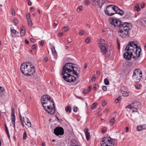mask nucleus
I'll use <instances>...</instances> for the list:
<instances>
[{"instance_id":"nucleus-1","label":"nucleus","mask_w":146,"mask_h":146,"mask_svg":"<svg viewBox=\"0 0 146 146\" xmlns=\"http://www.w3.org/2000/svg\"><path fill=\"white\" fill-rule=\"evenodd\" d=\"M73 64L68 63L63 66L61 75L63 79L67 82H71L75 81L76 79L75 75L78 78L79 76L77 72H80V68L78 66H74Z\"/></svg>"},{"instance_id":"nucleus-2","label":"nucleus","mask_w":146,"mask_h":146,"mask_svg":"<svg viewBox=\"0 0 146 146\" xmlns=\"http://www.w3.org/2000/svg\"><path fill=\"white\" fill-rule=\"evenodd\" d=\"M137 42L136 41H132L129 42L126 47L125 50H128L133 53L135 55H133V58L134 59L133 62L137 64V61L139 60V57L140 56L141 49L140 46H137Z\"/></svg>"},{"instance_id":"nucleus-3","label":"nucleus","mask_w":146,"mask_h":146,"mask_svg":"<svg viewBox=\"0 0 146 146\" xmlns=\"http://www.w3.org/2000/svg\"><path fill=\"white\" fill-rule=\"evenodd\" d=\"M21 72L26 76H31L36 71L34 66L30 62H27L22 64L20 66Z\"/></svg>"},{"instance_id":"nucleus-4","label":"nucleus","mask_w":146,"mask_h":146,"mask_svg":"<svg viewBox=\"0 0 146 146\" xmlns=\"http://www.w3.org/2000/svg\"><path fill=\"white\" fill-rule=\"evenodd\" d=\"M131 25L129 23L125 22L119 28L118 34L119 36L122 38L129 36V31L131 29Z\"/></svg>"},{"instance_id":"nucleus-5","label":"nucleus","mask_w":146,"mask_h":146,"mask_svg":"<svg viewBox=\"0 0 146 146\" xmlns=\"http://www.w3.org/2000/svg\"><path fill=\"white\" fill-rule=\"evenodd\" d=\"M132 78L135 82H139L142 77V72L139 69L134 70Z\"/></svg>"},{"instance_id":"nucleus-6","label":"nucleus","mask_w":146,"mask_h":146,"mask_svg":"<svg viewBox=\"0 0 146 146\" xmlns=\"http://www.w3.org/2000/svg\"><path fill=\"white\" fill-rule=\"evenodd\" d=\"M101 146H114V143L110 137H105L100 142Z\"/></svg>"},{"instance_id":"nucleus-7","label":"nucleus","mask_w":146,"mask_h":146,"mask_svg":"<svg viewBox=\"0 0 146 146\" xmlns=\"http://www.w3.org/2000/svg\"><path fill=\"white\" fill-rule=\"evenodd\" d=\"M116 6L113 5H108L105 11V14L108 16H112L115 14Z\"/></svg>"},{"instance_id":"nucleus-8","label":"nucleus","mask_w":146,"mask_h":146,"mask_svg":"<svg viewBox=\"0 0 146 146\" xmlns=\"http://www.w3.org/2000/svg\"><path fill=\"white\" fill-rule=\"evenodd\" d=\"M109 21L111 24L114 27H119V28L123 25L120 21L117 20L115 18H111L110 19Z\"/></svg>"},{"instance_id":"nucleus-9","label":"nucleus","mask_w":146,"mask_h":146,"mask_svg":"<svg viewBox=\"0 0 146 146\" xmlns=\"http://www.w3.org/2000/svg\"><path fill=\"white\" fill-rule=\"evenodd\" d=\"M54 133L57 136L62 135L64 134L63 128L61 127H57L54 129Z\"/></svg>"},{"instance_id":"nucleus-10","label":"nucleus","mask_w":146,"mask_h":146,"mask_svg":"<svg viewBox=\"0 0 146 146\" xmlns=\"http://www.w3.org/2000/svg\"><path fill=\"white\" fill-rule=\"evenodd\" d=\"M51 99H52L49 96L46 95H44L42 97L41 100V104L42 105L44 104H47L48 102L50 101Z\"/></svg>"},{"instance_id":"nucleus-11","label":"nucleus","mask_w":146,"mask_h":146,"mask_svg":"<svg viewBox=\"0 0 146 146\" xmlns=\"http://www.w3.org/2000/svg\"><path fill=\"white\" fill-rule=\"evenodd\" d=\"M126 51L123 54V56L127 60H131L132 57L133 56V53L128 50H126Z\"/></svg>"},{"instance_id":"nucleus-12","label":"nucleus","mask_w":146,"mask_h":146,"mask_svg":"<svg viewBox=\"0 0 146 146\" xmlns=\"http://www.w3.org/2000/svg\"><path fill=\"white\" fill-rule=\"evenodd\" d=\"M47 106L48 107L44 108L45 111L50 114H54L55 112V106L52 107H49L48 106Z\"/></svg>"},{"instance_id":"nucleus-13","label":"nucleus","mask_w":146,"mask_h":146,"mask_svg":"<svg viewBox=\"0 0 146 146\" xmlns=\"http://www.w3.org/2000/svg\"><path fill=\"white\" fill-rule=\"evenodd\" d=\"M99 46L101 48V51L103 55L106 54L108 50L106 49L105 44L104 43H100Z\"/></svg>"},{"instance_id":"nucleus-14","label":"nucleus","mask_w":146,"mask_h":146,"mask_svg":"<svg viewBox=\"0 0 146 146\" xmlns=\"http://www.w3.org/2000/svg\"><path fill=\"white\" fill-rule=\"evenodd\" d=\"M15 109L13 108L11 109V118L12 124L13 125L14 127H15Z\"/></svg>"},{"instance_id":"nucleus-15","label":"nucleus","mask_w":146,"mask_h":146,"mask_svg":"<svg viewBox=\"0 0 146 146\" xmlns=\"http://www.w3.org/2000/svg\"><path fill=\"white\" fill-rule=\"evenodd\" d=\"M23 121L28 127H30L31 126V122L28 118L25 117H23Z\"/></svg>"},{"instance_id":"nucleus-16","label":"nucleus","mask_w":146,"mask_h":146,"mask_svg":"<svg viewBox=\"0 0 146 146\" xmlns=\"http://www.w3.org/2000/svg\"><path fill=\"white\" fill-rule=\"evenodd\" d=\"M42 106L43 108H45L48 107L47 106H48L49 107H52L54 106V105L52 99H51L50 101L49 102H48L47 104H43V105H42Z\"/></svg>"},{"instance_id":"nucleus-17","label":"nucleus","mask_w":146,"mask_h":146,"mask_svg":"<svg viewBox=\"0 0 146 146\" xmlns=\"http://www.w3.org/2000/svg\"><path fill=\"white\" fill-rule=\"evenodd\" d=\"M115 9V14H118L121 15H122L123 14V11L119 9L118 7L116 6Z\"/></svg>"},{"instance_id":"nucleus-18","label":"nucleus","mask_w":146,"mask_h":146,"mask_svg":"<svg viewBox=\"0 0 146 146\" xmlns=\"http://www.w3.org/2000/svg\"><path fill=\"white\" fill-rule=\"evenodd\" d=\"M85 133L86 137L87 140H89L90 139V133L88 132V129L87 128H85L84 130Z\"/></svg>"},{"instance_id":"nucleus-19","label":"nucleus","mask_w":146,"mask_h":146,"mask_svg":"<svg viewBox=\"0 0 146 146\" xmlns=\"http://www.w3.org/2000/svg\"><path fill=\"white\" fill-rule=\"evenodd\" d=\"M138 131H140L146 129V126L144 125H138L137 127Z\"/></svg>"},{"instance_id":"nucleus-20","label":"nucleus","mask_w":146,"mask_h":146,"mask_svg":"<svg viewBox=\"0 0 146 146\" xmlns=\"http://www.w3.org/2000/svg\"><path fill=\"white\" fill-rule=\"evenodd\" d=\"M25 30L24 27L23 26L21 27L20 31V34L21 35V36H24L25 34Z\"/></svg>"},{"instance_id":"nucleus-21","label":"nucleus","mask_w":146,"mask_h":146,"mask_svg":"<svg viewBox=\"0 0 146 146\" xmlns=\"http://www.w3.org/2000/svg\"><path fill=\"white\" fill-rule=\"evenodd\" d=\"M11 34H13L15 35H16L19 34V32H17L16 30L13 29V27H11L10 28Z\"/></svg>"},{"instance_id":"nucleus-22","label":"nucleus","mask_w":146,"mask_h":146,"mask_svg":"<svg viewBox=\"0 0 146 146\" xmlns=\"http://www.w3.org/2000/svg\"><path fill=\"white\" fill-rule=\"evenodd\" d=\"M66 112L68 114L69 113L71 110V107L69 105H68L67 107L65 108Z\"/></svg>"},{"instance_id":"nucleus-23","label":"nucleus","mask_w":146,"mask_h":146,"mask_svg":"<svg viewBox=\"0 0 146 146\" xmlns=\"http://www.w3.org/2000/svg\"><path fill=\"white\" fill-rule=\"evenodd\" d=\"M134 10L137 12H139L140 11V8L139 7V5L138 3L135 5L134 7Z\"/></svg>"},{"instance_id":"nucleus-24","label":"nucleus","mask_w":146,"mask_h":146,"mask_svg":"<svg viewBox=\"0 0 146 146\" xmlns=\"http://www.w3.org/2000/svg\"><path fill=\"white\" fill-rule=\"evenodd\" d=\"M100 0H94L92 2L93 5L94 6H96V5H98L99 6Z\"/></svg>"},{"instance_id":"nucleus-25","label":"nucleus","mask_w":146,"mask_h":146,"mask_svg":"<svg viewBox=\"0 0 146 146\" xmlns=\"http://www.w3.org/2000/svg\"><path fill=\"white\" fill-rule=\"evenodd\" d=\"M5 90L3 88L0 86V97L2 96L4 94Z\"/></svg>"},{"instance_id":"nucleus-26","label":"nucleus","mask_w":146,"mask_h":146,"mask_svg":"<svg viewBox=\"0 0 146 146\" xmlns=\"http://www.w3.org/2000/svg\"><path fill=\"white\" fill-rule=\"evenodd\" d=\"M121 93L124 97H127L129 96L128 93L125 91H121Z\"/></svg>"},{"instance_id":"nucleus-27","label":"nucleus","mask_w":146,"mask_h":146,"mask_svg":"<svg viewBox=\"0 0 146 146\" xmlns=\"http://www.w3.org/2000/svg\"><path fill=\"white\" fill-rule=\"evenodd\" d=\"M115 122V118L113 117L109 121V123L110 125H112Z\"/></svg>"},{"instance_id":"nucleus-28","label":"nucleus","mask_w":146,"mask_h":146,"mask_svg":"<svg viewBox=\"0 0 146 146\" xmlns=\"http://www.w3.org/2000/svg\"><path fill=\"white\" fill-rule=\"evenodd\" d=\"M104 84L105 85H108L109 84V82L107 78H105L104 80Z\"/></svg>"},{"instance_id":"nucleus-29","label":"nucleus","mask_w":146,"mask_h":146,"mask_svg":"<svg viewBox=\"0 0 146 146\" xmlns=\"http://www.w3.org/2000/svg\"><path fill=\"white\" fill-rule=\"evenodd\" d=\"M97 106V103H94L91 106V108L92 109H94L96 108Z\"/></svg>"},{"instance_id":"nucleus-30","label":"nucleus","mask_w":146,"mask_h":146,"mask_svg":"<svg viewBox=\"0 0 146 146\" xmlns=\"http://www.w3.org/2000/svg\"><path fill=\"white\" fill-rule=\"evenodd\" d=\"M28 25L29 27H31L32 25V21L31 19H29L27 20Z\"/></svg>"},{"instance_id":"nucleus-31","label":"nucleus","mask_w":146,"mask_h":146,"mask_svg":"<svg viewBox=\"0 0 146 146\" xmlns=\"http://www.w3.org/2000/svg\"><path fill=\"white\" fill-rule=\"evenodd\" d=\"M117 43V48L119 49L120 48V42L118 38L116 39Z\"/></svg>"},{"instance_id":"nucleus-32","label":"nucleus","mask_w":146,"mask_h":146,"mask_svg":"<svg viewBox=\"0 0 146 146\" xmlns=\"http://www.w3.org/2000/svg\"><path fill=\"white\" fill-rule=\"evenodd\" d=\"M23 139L25 140L26 139L27 136V133H26V131H25L24 132L23 134Z\"/></svg>"},{"instance_id":"nucleus-33","label":"nucleus","mask_w":146,"mask_h":146,"mask_svg":"<svg viewBox=\"0 0 146 146\" xmlns=\"http://www.w3.org/2000/svg\"><path fill=\"white\" fill-rule=\"evenodd\" d=\"M67 39V42L68 43H70L72 41V39L70 37H68Z\"/></svg>"},{"instance_id":"nucleus-34","label":"nucleus","mask_w":146,"mask_h":146,"mask_svg":"<svg viewBox=\"0 0 146 146\" xmlns=\"http://www.w3.org/2000/svg\"><path fill=\"white\" fill-rule=\"evenodd\" d=\"M126 108H128L130 109H131L133 108V107L131 104L128 105L125 107Z\"/></svg>"},{"instance_id":"nucleus-35","label":"nucleus","mask_w":146,"mask_h":146,"mask_svg":"<svg viewBox=\"0 0 146 146\" xmlns=\"http://www.w3.org/2000/svg\"><path fill=\"white\" fill-rule=\"evenodd\" d=\"M90 38L89 37H87L85 40V42L87 43H89L90 41Z\"/></svg>"},{"instance_id":"nucleus-36","label":"nucleus","mask_w":146,"mask_h":146,"mask_svg":"<svg viewBox=\"0 0 146 146\" xmlns=\"http://www.w3.org/2000/svg\"><path fill=\"white\" fill-rule=\"evenodd\" d=\"M121 98L120 96H119L117 98L115 99V102L116 103H117L119 101L121 100Z\"/></svg>"},{"instance_id":"nucleus-37","label":"nucleus","mask_w":146,"mask_h":146,"mask_svg":"<svg viewBox=\"0 0 146 146\" xmlns=\"http://www.w3.org/2000/svg\"><path fill=\"white\" fill-rule=\"evenodd\" d=\"M100 1L101 2L102 6L105 3H106L107 2V0H101Z\"/></svg>"},{"instance_id":"nucleus-38","label":"nucleus","mask_w":146,"mask_h":146,"mask_svg":"<svg viewBox=\"0 0 146 146\" xmlns=\"http://www.w3.org/2000/svg\"><path fill=\"white\" fill-rule=\"evenodd\" d=\"M11 11L12 15L13 16H15V11L14 9H11Z\"/></svg>"},{"instance_id":"nucleus-39","label":"nucleus","mask_w":146,"mask_h":146,"mask_svg":"<svg viewBox=\"0 0 146 146\" xmlns=\"http://www.w3.org/2000/svg\"><path fill=\"white\" fill-rule=\"evenodd\" d=\"M102 89L104 91H106L107 90V87L106 86H102Z\"/></svg>"},{"instance_id":"nucleus-40","label":"nucleus","mask_w":146,"mask_h":146,"mask_svg":"<svg viewBox=\"0 0 146 146\" xmlns=\"http://www.w3.org/2000/svg\"><path fill=\"white\" fill-rule=\"evenodd\" d=\"M51 50H52V52L53 53L56 52V50H55V47H53L51 49Z\"/></svg>"},{"instance_id":"nucleus-41","label":"nucleus","mask_w":146,"mask_h":146,"mask_svg":"<svg viewBox=\"0 0 146 146\" xmlns=\"http://www.w3.org/2000/svg\"><path fill=\"white\" fill-rule=\"evenodd\" d=\"M82 6H80L78 7V8L77 9V10L79 12L81 10H82Z\"/></svg>"},{"instance_id":"nucleus-42","label":"nucleus","mask_w":146,"mask_h":146,"mask_svg":"<svg viewBox=\"0 0 146 146\" xmlns=\"http://www.w3.org/2000/svg\"><path fill=\"white\" fill-rule=\"evenodd\" d=\"M30 14L29 13H28L26 15V18L28 20L30 19Z\"/></svg>"},{"instance_id":"nucleus-43","label":"nucleus","mask_w":146,"mask_h":146,"mask_svg":"<svg viewBox=\"0 0 146 146\" xmlns=\"http://www.w3.org/2000/svg\"><path fill=\"white\" fill-rule=\"evenodd\" d=\"M64 31L66 32L69 29L67 27H64L63 28Z\"/></svg>"},{"instance_id":"nucleus-44","label":"nucleus","mask_w":146,"mask_h":146,"mask_svg":"<svg viewBox=\"0 0 146 146\" xmlns=\"http://www.w3.org/2000/svg\"><path fill=\"white\" fill-rule=\"evenodd\" d=\"M78 109V108L77 107H74L73 108V111L74 112H76L77 111V110Z\"/></svg>"},{"instance_id":"nucleus-45","label":"nucleus","mask_w":146,"mask_h":146,"mask_svg":"<svg viewBox=\"0 0 146 146\" xmlns=\"http://www.w3.org/2000/svg\"><path fill=\"white\" fill-rule=\"evenodd\" d=\"M84 33V32L83 31H80L79 33V35H82Z\"/></svg>"},{"instance_id":"nucleus-46","label":"nucleus","mask_w":146,"mask_h":146,"mask_svg":"<svg viewBox=\"0 0 146 146\" xmlns=\"http://www.w3.org/2000/svg\"><path fill=\"white\" fill-rule=\"evenodd\" d=\"M89 3V1L88 0H86L84 2V3L85 5H88Z\"/></svg>"},{"instance_id":"nucleus-47","label":"nucleus","mask_w":146,"mask_h":146,"mask_svg":"<svg viewBox=\"0 0 146 146\" xmlns=\"http://www.w3.org/2000/svg\"><path fill=\"white\" fill-rule=\"evenodd\" d=\"M32 48L33 50L35 49L36 48V46L35 44H33L32 46Z\"/></svg>"},{"instance_id":"nucleus-48","label":"nucleus","mask_w":146,"mask_h":146,"mask_svg":"<svg viewBox=\"0 0 146 146\" xmlns=\"http://www.w3.org/2000/svg\"><path fill=\"white\" fill-rule=\"evenodd\" d=\"M92 88L90 86H89L88 89L87 90L89 92L91 90Z\"/></svg>"},{"instance_id":"nucleus-49","label":"nucleus","mask_w":146,"mask_h":146,"mask_svg":"<svg viewBox=\"0 0 146 146\" xmlns=\"http://www.w3.org/2000/svg\"><path fill=\"white\" fill-rule=\"evenodd\" d=\"M13 20L14 22L16 24L18 22V20L16 19H14Z\"/></svg>"},{"instance_id":"nucleus-50","label":"nucleus","mask_w":146,"mask_h":146,"mask_svg":"<svg viewBox=\"0 0 146 146\" xmlns=\"http://www.w3.org/2000/svg\"><path fill=\"white\" fill-rule=\"evenodd\" d=\"M20 121L21 124V125H22V126L23 127H24V123H23V122H24L23 121V120H20Z\"/></svg>"},{"instance_id":"nucleus-51","label":"nucleus","mask_w":146,"mask_h":146,"mask_svg":"<svg viewBox=\"0 0 146 146\" xmlns=\"http://www.w3.org/2000/svg\"><path fill=\"white\" fill-rule=\"evenodd\" d=\"M145 6V5L144 3H142L141 4V8H143Z\"/></svg>"},{"instance_id":"nucleus-52","label":"nucleus","mask_w":146,"mask_h":146,"mask_svg":"<svg viewBox=\"0 0 146 146\" xmlns=\"http://www.w3.org/2000/svg\"><path fill=\"white\" fill-rule=\"evenodd\" d=\"M6 134H7V136H8V138L9 139H10V135H9V131L7 132H6Z\"/></svg>"},{"instance_id":"nucleus-53","label":"nucleus","mask_w":146,"mask_h":146,"mask_svg":"<svg viewBox=\"0 0 146 146\" xmlns=\"http://www.w3.org/2000/svg\"><path fill=\"white\" fill-rule=\"evenodd\" d=\"M88 92H88L87 90H85L83 91V93L84 94H86L88 93Z\"/></svg>"},{"instance_id":"nucleus-54","label":"nucleus","mask_w":146,"mask_h":146,"mask_svg":"<svg viewBox=\"0 0 146 146\" xmlns=\"http://www.w3.org/2000/svg\"><path fill=\"white\" fill-rule=\"evenodd\" d=\"M96 78L94 76H93L91 78V80L92 82H94Z\"/></svg>"},{"instance_id":"nucleus-55","label":"nucleus","mask_w":146,"mask_h":146,"mask_svg":"<svg viewBox=\"0 0 146 146\" xmlns=\"http://www.w3.org/2000/svg\"><path fill=\"white\" fill-rule=\"evenodd\" d=\"M62 35H63V33H58V35L59 37H60Z\"/></svg>"},{"instance_id":"nucleus-56","label":"nucleus","mask_w":146,"mask_h":146,"mask_svg":"<svg viewBox=\"0 0 146 146\" xmlns=\"http://www.w3.org/2000/svg\"><path fill=\"white\" fill-rule=\"evenodd\" d=\"M19 116L20 118V120H23L22 117L20 112H19Z\"/></svg>"},{"instance_id":"nucleus-57","label":"nucleus","mask_w":146,"mask_h":146,"mask_svg":"<svg viewBox=\"0 0 146 146\" xmlns=\"http://www.w3.org/2000/svg\"><path fill=\"white\" fill-rule=\"evenodd\" d=\"M28 4L29 6H31L32 5V3L30 0L28 1Z\"/></svg>"},{"instance_id":"nucleus-58","label":"nucleus","mask_w":146,"mask_h":146,"mask_svg":"<svg viewBox=\"0 0 146 146\" xmlns=\"http://www.w3.org/2000/svg\"><path fill=\"white\" fill-rule=\"evenodd\" d=\"M44 60L45 62H46L48 61V58L47 56H46L44 58Z\"/></svg>"},{"instance_id":"nucleus-59","label":"nucleus","mask_w":146,"mask_h":146,"mask_svg":"<svg viewBox=\"0 0 146 146\" xmlns=\"http://www.w3.org/2000/svg\"><path fill=\"white\" fill-rule=\"evenodd\" d=\"M25 43L27 44H29V42L26 39H25Z\"/></svg>"},{"instance_id":"nucleus-60","label":"nucleus","mask_w":146,"mask_h":146,"mask_svg":"<svg viewBox=\"0 0 146 146\" xmlns=\"http://www.w3.org/2000/svg\"><path fill=\"white\" fill-rule=\"evenodd\" d=\"M101 110H102L101 108H99L97 110V112L99 113Z\"/></svg>"},{"instance_id":"nucleus-61","label":"nucleus","mask_w":146,"mask_h":146,"mask_svg":"<svg viewBox=\"0 0 146 146\" xmlns=\"http://www.w3.org/2000/svg\"><path fill=\"white\" fill-rule=\"evenodd\" d=\"M102 105L103 106H104L106 105V103L104 102L102 103Z\"/></svg>"},{"instance_id":"nucleus-62","label":"nucleus","mask_w":146,"mask_h":146,"mask_svg":"<svg viewBox=\"0 0 146 146\" xmlns=\"http://www.w3.org/2000/svg\"><path fill=\"white\" fill-rule=\"evenodd\" d=\"M97 89L96 85L95 84L93 87V89L96 90Z\"/></svg>"},{"instance_id":"nucleus-63","label":"nucleus","mask_w":146,"mask_h":146,"mask_svg":"<svg viewBox=\"0 0 146 146\" xmlns=\"http://www.w3.org/2000/svg\"><path fill=\"white\" fill-rule=\"evenodd\" d=\"M125 17L127 19L129 18V16L128 15V14H126L125 15Z\"/></svg>"},{"instance_id":"nucleus-64","label":"nucleus","mask_w":146,"mask_h":146,"mask_svg":"<svg viewBox=\"0 0 146 146\" xmlns=\"http://www.w3.org/2000/svg\"><path fill=\"white\" fill-rule=\"evenodd\" d=\"M106 130L104 128L103 129H102V132L103 133H105L106 132Z\"/></svg>"}]
</instances>
